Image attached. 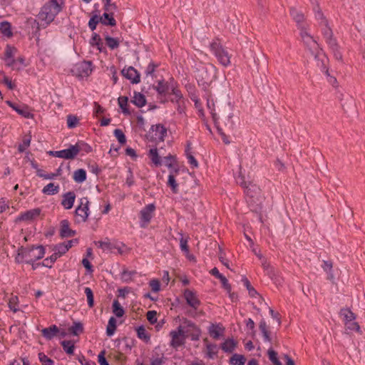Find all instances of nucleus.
I'll use <instances>...</instances> for the list:
<instances>
[{
  "instance_id": "nucleus-1",
  "label": "nucleus",
  "mask_w": 365,
  "mask_h": 365,
  "mask_svg": "<svg viewBox=\"0 0 365 365\" xmlns=\"http://www.w3.org/2000/svg\"><path fill=\"white\" fill-rule=\"evenodd\" d=\"M61 5L46 3L41 9L38 18V28H46L53 21L57 14L61 11Z\"/></svg>"
},
{
  "instance_id": "nucleus-2",
  "label": "nucleus",
  "mask_w": 365,
  "mask_h": 365,
  "mask_svg": "<svg viewBox=\"0 0 365 365\" xmlns=\"http://www.w3.org/2000/svg\"><path fill=\"white\" fill-rule=\"evenodd\" d=\"M44 248L42 246L21 248L16 257L17 262L25 261L28 264H33L35 261L43 257Z\"/></svg>"
},
{
  "instance_id": "nucleus-3",
  "label": "nucleus",
  "mask_w": 365,
  "mask_h": 365,
  "mask_svg": "<svg viewBox=\"0 0 365 365\" xmlns=\"http://www.w3.org/2000/svg\"><path fill=\"white\" fill-rule=\"evenodd\" d=\"M210 49L217 58L218 62L223 66L227 67L230 65L231 56L222 46L215 41L210 44Z\"/></svg>"
},
{
  "instance_id": "nucleus-4",
  "label": "nucleus",
  "mask_w": 365,
  "mask_h": 365,
  "mask_svg": "<svg viewBox=\"0 0 365 365\" xmlns=\"http://www.w3.org/2000/svg\"><path fill=\"white\" fill-rule=\"evenodd\" d=\"M81 149L82 148L81 145L77 143L76 145H71L67 149L51 152V154L56 158L69 160L73 159Z\"/></svg>"
},
{
  "instance_id": "nucleus-5",
  "label": "nucleus",
  "mask_w": 365,
  "mask_h": 365,
  "mask_svg": "<svg viewBox=\"0 0 365 365\" xmlns=\"http://www.w3.org/2000/svg\"><path fill=\"white\" fill-rule=\"evenodd\" d=\"M245 189V192L247 197L250 198L248 202H255V198H256L257 201H259L257 196L259 193V188L255 184L251 182H246L242 178L241 181L238 182Z\"/></svg>"
},
{
  "instance_id": "nucleus-6",
  "label": "nucleus",
  "mask_w": 365,
  "mask_h": 365,
  "mask_svg": "<svg viewBox=\"0 0 365 365\" xmlns=\"http://www.w3.org/2000/svg\"><path fill=\"white\" fill-rule=\"evenodd\" d=\"M78 222H86L89 216V200L87 197L80 199V202L76 209Z\"/></svg>"
},
{
  "instance_id": "nucleus-7",
  "label": "nucleus",
  "mask_w": 365,
  "mask_h": 365,
  "mask_svg": "<svg viewBox=\"0 0 365 365\" xmlns=\"http://www.w3.org/2000/svg\"><path fill=\"white\" fill-rule=\"evenodd\" d=\"M71 72L78 77H87L92 72L91 63L90 61L78 62L73 65Z\"/></svg>"
},
{
  "instance_id": "nucleus-8",
  "label": "nucleus",
  "mask_w": 365,
  "mask_h": 365,
  "mask_svg": "<svg viewBox=\"0 0 365 365\" xmlns=\"http://www.w3.org/2000/svg\"><path fill=\"white\" fill-rule=\"evenodd\" d=\"M171 336L170 345L174 348H178L185 343L186 338L182 326H179L176 330H173L170 333Z\"/></svg>"
},
{
  "instance_id": "nucleus-9",
  "label": "nucleus",
  "mask_w": 365,
  "mask_h": 365,
  "mask_svg": "<svg viewBox=\"0 0 365 365\" xmlns=\"http://www.w3.org/2000/svg\"><path fill=\"white\" fill-rule=\"evenodd\" d=\"M300 30V36L304 43L312 51L317 50L319 45L317 41L314 39L313 36L308 31V25L301 26L299 28Z\"/></svg>"
},
{
  "instance_id": "nucleus-10",
  "label": "nucleus",
  "mask_w": 365,
  "mask_h": 365,
  "mask_svg": "<svg viewBox=\"0 0 365 365\" xmlns=\"http://www.w3.org/2000/svg\"><path fill=\"white\" fill-rule=\"evenodd\" d=\"M312 53L316 59L317 66L323 73L327 76H329V69L327 66V63L328 62L327 58L319 48L315 51H312Z\"/></svg>"
},
{
  "instance_id": "nucleus-11",
  "label": "nucleus",
  "mask_w": 365,
  "mask_h": 365,
  "mask_svg": "<svg viewBox=\"0 0 365 365\" xmlns=\"http://www.w3.org/2000/svg\"><path fill=\"white\" fill-rule=\"evenodd\" d=\"M312 4V10L314 14L315 19L319 22L321 26H328V20L324 15L317 0H311Z\"/></svg>"
},
{
  "instance_id": "nucleus-12",
  "label": "nucleus",
  "mask_w": 365,
  "mask_h": 365,
  "mask_svg": "<svg viewBox=\"0 0 365 365\" xmlns=\"http://www.w3.org/2000/svg\"><path fill=\"white\" fill-rule=\"evenodd\" d=\"M155 207L153 204H149L140 211L141 227H145L150 222L151 218L153 217V213L155 210Z\"/></svg>"
},
{
  "instance_id": "nucleus-13",
  "label": "nucleus",
  "mask_w": 365,
  "mask_h": 365,
  "mask_svg": "<svg viewBox=\"0 0 365 365\" xmlns=\"http://www.w3.org/2000/svg\"><path fill=\"white\" fill-rule=\"evenodd\" d=\"M322 34L330 48L331 50H336L338 48V44L336 39L333 36L332 30L330 29L329 25L327 26H323Z\"/></svg>"
},
{
  "instance_id": "nucleus-14",
  "label": "nucleus",
  "mask_w": 365,
  "mask_h": 365,
  "mask_svg": "<svg viewBox=\"0 0 365 365\" xmlns=\"http://www.w3.org/2000/svg\"><path fill=\"white\" fill-rule=\"evenodd\" d=\"M122 75L132 83H138L140 82V74L133 66L124 68L121 71Z\"/></svg>"
},
{
  "instance_id": "nucleus-15",
  "label": "nucleus",
  "mask_w": 365,
  "mask_h": 365,
  "mask_svg": "<svg viewBox=\"0 0 365 365\" xmlns=\"http://www.w3.org/2000/svg\"><path fill=\"white\" fill-rule=\"evenodd\" d=\"M152 138L156 141H163L167 134L166 128L158 124L151 127Z\"/></svg>"
},
{
  "instance_id": "nucleus-16",
  "label": "nucleus",
  "mask_w": 365,
  "mask_h": 365,
  "mask_svg": "<svg viewBox=\"0 0 365 365\" xmlns=\"http://www.w3.org/2000/svg\"><path fill=\"white\" fill-rule=\"evenodd\" d=\"M202 72H204L205 75L204 76L203 73H202V80L204 83L207 85L210 84L216 78V68L213 65H210L208 68H205Z\"/></svg>"
},
{
  "instance_id": "nucleus-17",
  "label": "nucleus",
  "mask_w": 365,
  "mask_h": 365,
  "mask_svg": "<svg viewBox=\"0 0 365 365\" xmlns=\"http://www.w3.org/2000/svg\"><path fill=\"white\" fill-rule=\"evenodd\" d=\"M184 297L187 303L192 308L197 309L200 304V301L197 298L195 294L190 290L186 289L184 292Z\"/></svg>"
},
{
  "instance_id": "nucleus-18",
  "label": "nucleus",
  "mask_w": 365,
  "mask_h": 365,
  "mask_svg": "<svg viewBox=\"0 0 365 365\" xmlns=\"http://www.w3.org/2000/svg\"><path fill=\"white\" fill-rule=\"evenodd\" d=\"M41 210L39 208L32 209L22 213L19 216V220L21 221H31L39 216Z\"/></svg>"
},
{
  "instance_id": "nucleus-19",
  "label": "nucleus",
  "mask_w": 365,
  "mask_h": 365,
  "mask_svg": "<svg viewBox=\"0 0 365 365\" xmlns=\"http://www.w3.org/2000/svg\"><path fill=\"white\" fill-rule=\"evenodd\" d=\"M290 15L297 24L298 28H300L302 26L307 25L304 23V16L300 11H298L295 8H292L290 9Z\"/></svg>"
},
{
  "instance_id": "nucleus-20",
  "label": "nucleus",
  "mask_w": 365,
  "mask_h": 365,
  "mask_svg": "<svg viewBox=\"0 0 365 365\" xmlns=\"http://www.w3.org/2000/svg\"><path fill=\"white\" fill-rule=\"evenodd\" d=\"M75 234V231L70 229L68 220H63L61 222L60 235L61 237H72Z\"/></svg>"
},
{
  "instance_id": "nucleus-21",
  "label": "nucleus",
  "mask_w": 365,
  "mask_h": 365,
  "mask_svg": "<svg viewBox=\"0 0 365 365\" xmlns=\"http://www.w3.org/2000/svg\"><path fill=\"white\" fill-rule=\"evenodd\" d=\"M178 173V170L175 169L170 171L168 175V185L170 187L173 193L178 192V185L176 181V176Z\"/></svg>"
},
{
  "instance_id": "nucleus-22",
  "label": "nucleus",
  "mask_w": 365,
  "mask_h": 365,
  "mask_svg": "<svg viewBox=\"0 0 365 365\" xmlns=\"http://www.w3.org/2000/svg\"><path fill=\"white\" fill-rule=\"evenodd\" d=\"M76 195L73 192H68L63 195L61 202L62 205L65 209H71L75 202Z\"/></svg>"
},
{
  "instance_id": "nucleus-23",
  "label": "nucleus",
  "mask_w": 365,
  "mask_h": 365,
  "mask_svg": "<svg viewBox=\"0 0 365 365\" xmlns=\"http://www.w3.org/2000/svg\"><path fill=\"white\" fill-rule=\"evenodd\" d=\"M208 331L210 336L212 338L217 339L223 335L225 329L219 324H212L209 327Z\"/></svg>"
},
{
  "instance_id": "nucleus-24",
  "label": "nucleus",
  "mask_w": 365,
  "mask_h": 365,
  "mask_svg": "<svg viewBox=\"0 0 365 365\" xmlns=\"http://www.w3.org/2000/svg\"><path fill=\"white\" fill-rule=\"evenodd\" d=\"M59 331L58 328L56 325H52L48 328L43 329L41 333L46 339H51L53 338Z\"/></svg>"
},
{
  "instance_id": "nucleus-25",
  "label": "nucleus",
  "mask_w": 365,
  "mask_h": 365,
  "mask_svg": "<svg viewBox=\"0 0 365 365\" xmlns=\"http://www.w3.org/2000/svg\"><path fill=\"white\" fill-rule=\"evenodd\" d=\"M6 103L11 108H12L16 112H17L19 115L24 116V118H29L31 117V113L26 108H21L11 101H6Z\"/></svg>"
},
{
  "instance_id": "nucleus-26",
  "label": "nucleus",
  "mask_w": 365,
  "mask_h": 365,
  "mask_svg": "<svg viewBox=\"0 0 365 365\" xmlns=\"http://www.w3.org/2000/svg\"><path fill=\"white\" fill-rule=\"evenodd\" d=\"M73 178L76 182L81 183L86 180V172L83 169H78L74 171Z\"/></svg>"
},
{
  "instance_id": "nucleus-27",
  "label": "nucleus",
  "mask_w": 365,
  "mask_h": 365,
  "mask_svg": "<svg viewBox=\"0 0 365 365\" xmlns=\"http://www.w3.org/2000/svg\"><path fill=\"white\" fill-rule=\"evenodd\" d=\"M340 315L343 317L346 324L351 322L356 319L355 314L348 309H342Z\"/></svg>"
},
{
  "instance_id": "nucleus-28",
  "label": "nucleus",
  "mask_w": 365,
  "mask_h": 365,
  "mask_svg": "<svg viewBox=\"0 0 365 365\" xmlns=\"http://www.w3.org/2000/svg\"><path fill=\"white\" fill-rule=\"evenodd\" d=\"M237 342L233 339H228L222 344V349L225 352H232L235 350Z\"/></svg>"
},
{
  "instance_id": "nucleus-29",
  "label": "nucleus",
  "mask_w": 365,
  "mask_h": 365,
  "mask_svg": "<svg viewBox=\"0 0 365 365\" xmlns=\"http://www.w3.org/2000/svg\"><path fill=\"white\" fill-rule=\"evenodd\" d=\"M58 185H56L54 183L50 182L43 188L42 192L46 195H52L56 194L58 192Z\"/></svg>"
},
{
  "instance_id": "nucleus-30",
  "label": "nucleus",
  "mask_w": 365,
  "mask_h": 365,
  "mask_svg": "<svg viewBox=\"0 0 365 365\" xmlns=\"http://www.w3.org/2000/svg\"><path fill=\"white\" fill-rule=\"evenodd\" d=\"M0 33L6 37H11L12 32L11 30V24L7 21L0 24Z\"/></svg>"
},
{
  "instance_id": "nucleus-31",
  "label": "nucleus",
  "mask_w": 365,
  "mask_h": 365,
  "mask_svg": "<svg viewBox=\"0 0 365 365\" xmlns=\"http://www.w3.org/2000/svg\"><path fill=\"white\" fill-rule=\"evenodd\" d=\"M100 21L103 24H106V21L105 20H103V18H100V16H98V15L93 16L88 21L89 28L92 31H94L96 29L98 23Z\"/></svg>"
},
{
  "instance_id": "nucleus-32",
  "label": "nucleus",
  "mask_w": 365,
  "mask_h": 365,
  "mask_svg": "<svg viewBox=\"0 0 365 365\" xmlns=\"http://www.w3.org/2000/svg\"><path fill=\"white\" fill-rule=\"evenodd\" d=\"M137 274L135 271L125 270L121 274V279L125 283H130L134 279V277Z\"/></svg>"
},
{
  "instance_id": "nucleus-33",
  "label": "nucleus",
  "mask_w": 365,
  "mask_h": 365,
  "mask_svg": "<svg viewBox=\"0 0 365 365\" xmlns=\"http://www.w3.org/2000/svg\"><path fill=\"white\" fill-rule=\"evenodd\" d=\"M113 312L117 317H123L125 313L123 308L118 300H114L113 302Z\"/></svg>"
},
{
  "instance_id": "nucleus-34",
  "label": "nucleus",
  "mask_w": 365,
  "mask_h": 365,
  "mask_svg": "<svg viewBox=\"0 0 365 365\" xmlns=\"http://www.w3.org/2000/svg\"><path fill=\"white\" fill-rule=\"evenodd\" d=\"M246 359L243 355L235 354L230 358L232 365H245Z\"/></svg>"
},
{
  "instance_id": "nucleus-35",
  "label": "nucleus",
  "mask_w": 365,
  "mask_h": 365,
  "mask_svg": "<svg viewBox=\"0 0 365 365\" xmlns=\"http://www.w3.org/2000/svg\"><path fill=\"white\" fill-rule=\"evenodd\" d=\"M115 329H116V320L113 317H111V318H110V319L108 321L107 328H106L107 335L108 336H113L115 333Z\"/></svg>"
},
{
  "instance_id": "nucleus-36",
  "label": "nucleus",
  "mask_w": 365,
  "mask_h": 365,
  "mask_svg": "<svg viewBox=\"0 0 365 365\" xmlns=\"http://www.w3.org/2000/svg\"><path fill=\"white\" fill-rule=\"evenodd\" d=\"M9 309L14 313L17 312L19 309V298L17 296H12L8 303Z\"/></svg>"
},
{
  "instance_id": "nucleus-37",
  "label": "nucleus",
  "mask_w": 365,
  "mask_h": 365,
  "mask_svg": "<svg viewBox=\"0 0 365 365\" xmlns=\"http://www.w3.org/2000/svg\"><path fill=\"white\" fill-rule=\"evenodd\" d=\"M269 359L272 361L274 365H282L280 361L277 358V353L273 350L272 347H269L267 351Z\"/></svg>"
},
{
  "instance_id": "nucleus-38",
  "label": "nucleus",
  "mask_w": 365,
  "mask_h": 365,
  "mask_svg": "<svg viewBox=\"0 0 365 365\" xmlns=\"http://www.w3.org/2000/svg\"><path fill=\"white\" fill-rule=\"evenodd\" d=\"M149 157L151 159L152 162L155 165H160L161 164L160 158L158 153V150L156 148H151L149 151Z\"/></svg>"
},
{
  "instance_id": "nucleus-39",
  "label": "nucleus",
  "mask_w": 365,
  "mask_h": 365,
  "mask_svg": "<svg viewBox=\"0 0 365 365\" xmlns=\"http://www.w3.org/2000/svg\"><path fill=\"white\" fill-rule=\"evenodd\" d=\"M206 349L207 355L210 359H213L217 354V347L215 344H207Z\"/></svg>"
},
{
  "instance_id": "nucleus-40",
  "label": "nucleus",
  "mask_w": 365,
  "mask_h": 365,
  "mask_svg": "<svg viewBox=\"0 0 365 365\" xmlns=\"http://www.w3.org/2000/svg\"><path fill=\"white\" fill-rule=\"evenodd\" d=\"M133 103L138 107H143L145 104V98L143 95L135 93L133 99Z\"/></svg>"
},
{
  "instance_id": "nucleus-41",
  "label": "nucleus",
  "mask_w": 365,
  "mask_h": 365,
  "mask_svg": "<svg viewBox=\"0 0 365 365\" xmlns=\"http://www.w3.org/2000/svg\"><path fill=\"white\" fill-rule=\"evenodd\" d=\"M96 245L101 248L103 252H109L112 250L113 245L109 240L98 241L96 242Z\"/></svg>"
},
{
  "instance_id": "nucleus-42",
  "label": "nucleus",
  "mask_w": 365,
  "mask_h": 365,
  "mask_svg": "<svg viewBox=\"0 0 365 365\" xmlns=\"http://www.w3.org/2000/svg\"><path fill=\"white\" fill-rule=\"evenodd\" d=\"M101 18H103V20L106 21V25L113 26L116 24V21L113 17L112 12L106 11Z\"/></svg>"
},
{
  "instance_id": "nucleus-43",
  "label": "nucleus",
  "mask_w": 365,
  "mask_h": 365,
  "mask_svg": "<svg viewBox=\"0 0 365 365\" xmlns=\"http://www.w3.org/2000/svg\"><path fill=\"white\" fill-rule=\"evenodd\" d=\"M106 45L110 49H115L119 46V41L117 38L107 36L105 38Z\"/></svg>"
},
{
  "instance_id": "nucleus-44",
  "label": "nucleus",
  "mask_w": 365,
  "mask_h": 365,
  "mask_svg": "<svg viewBox=\"0 0 365 365\" xmlns=\"http://www.w3.org/2000/svg\"><path fill=\"white\" fill-rule=\"evenodd\" d=\"M61 345L68 354H73L74 345L71 341H63Z\"/></svg>"
},
{
  "instance_id": "nucleus-45",
  "label": "nucleus",
  "mask_w": 365,
  "mask_h": 365,
  "mask_svg": "<svg viewBox=\"0 0 365 365\" xmlns=\"http://www.w3.org/2000/svg\"><path fill=\"white\" fill-rule=\"evenodd\" d=\"M181 237L180 239V247L182 252H184L185 254H189V248L187 245L188 242V237H183L182 234H180Z\"/></svg>"
},
{
  "instance_id": "nucleus-46",
  "label": "nucleus",
  "mask_w": 365,
  "mask_h": 365,
  "mask_svg": "<svg viewBox=\"0 0 365 365\" xmlns=\"http://www.w3.org/2000/svg\"><path fill=\"white\" fill-rule=\"evenodd\" d=\"M85 294L87 297L88 304L89 307H93L94 304V299H93V291L89 287L85 288Z\"/></svg>"
},
{
  "instance_id": "nucleus-47",
  "label": "nucleus",
  "mask_w": 365,
  "mask_h": 365,
  "mask_svg": "<svg viewBox=\"0 0 365 365\" xmlns=\"http://www.w3.org/2000/svg\"><path fill=\"white\" fill-rule=\"evenodd\" d=\"M69 330L73 335L77 336L83 331V325L80 322H75Z\"/></svg>"
},
{
  "instance_id": "nucleus-48",
  "label": "nucleus",
  "mask_w": 365,
  "mask_h": 365,
  "mask_svg": "<svg viewBox=\"0 0 365 365\" xmlns=\"http://www.w3.org/2000/svg\"><path fill=\"white\" fill-rule=\"evenodd\" d=\"M38 359L42 365H53L54 361L48 358L45 354L39 353Z\"/></svg>"
},
{
  "instance_id": "nucleus-49",
  "label": "nucleus",
  "mask_w": 365,
  "mask_h": 365,
  "mask_svg": "<svg viewBox=\"0 0 365 365\" xmlns=\"http://www.w3.org/2000/svg\"><path fill=\"white\" fill-rule=\"evenodd\" d=\"M58 258V254L53 253L49 258L45 259L41 264L44 267H51L52 264Z\"/></svg>"
},
{
  "instance_id": "nucleus-50",
  "label": "nucleus",
  "mask_w": 365,
  "mask_h": 365,
  "mask_svg": "<svg viewBox=\"0 0 365 365\" xmlns=\"http://www.w3.org/2000/svg\"><path fill=\"white\" fill-rule=\"evenodd\" d=\"M114 135L117 138L118 141L123 145L126 143V138L123 131L120 129H115L114 130Z\"/></svg>"
},
{
  "instance_id": "nucleus-51",
  "label": "nucleus",
  "mask_w": 365,
  "mask_h": 365,
  "mask_svg": "<svg viewBox=\"0 0 365 365\" xmlns=\"http://www.w3.org/2000/svg\"><path fill=\"white\" fill-rule=\"evenodd\" d=\"M119 106L123 110V112L125 113H128V110L126 108V106L128 105V98L125 96H120L118 99Z\"/></svg>"
},
{
  "instance_id": "nucleus-52",
  "label": "nucleus",
  "mask_w": 365,
  "mask_h": 365,
  "mask_svg": "<svg viewBox=\"0 0 365 365\" xmlns=\"http://www.w3.org/2000/svg\"><path fill=\"white\" fill-rule=\"evenodd\" d=\"M323 269L325 272H327L329 274L328 279L332 280L334 279V275L331 272L332 264L328 261H324V264L322 266Z\"/></svg>"
},
{
  "instance_id": "nucleus-53",
  "label": "nucleus",
  "mask_w": 365,
  "mask_h": 365,
  "mask_svg": "<svg viewBox=\"0 0 365 365\" xmlns=\"http://www.w3.org/2000/svg\"><path fill=\"white\" fill-rule=\"evenodd\" d=\"M67 252V247L61 243L57 245L54 248V253L58 254V257H60Z\"/></svg>"
},
{
  "instance_id": "nucleus-54",
  "label": "nucleus",
  "mask_w": 365,
  "mask_h": 365,
  "mask_svg": "<svg viewBox=\"0 0 365 365\" xmlns=\"http://www.w3.org/2000/svg\"><path fill=\"white\" fill-rule=\"evenodd\" d=\"M78 123V119L73 115H68L67 117V124L69 128H75Z\"/></svg>"
},
{
  "instance_id": "nucleus-55",
  "label": "nucleus",
  "mask_w": 365,
  "mask_h": 365,
  "mask_svg": "<svg viewBox=\"0 0 365 365\" xmlns=\"http://www.w3.org/2000/svg\"><path fill=\"white\" fill-rule=\"evenodd\" d=\"M25 60L23 57H19L14 61V70H21L25 67Z\"/></svg>"
},
{
  "instance_id": "nucleus-56",
  "label": "nucleus",
  "mask_w": 365,
  "mask_h": 365,
  "mask_svg": "<svg viewBox=\"0 0 365 365\" xmlns=\"http://www.w3.org/2000/svg\"><path fill=\"white\" fill-rule=\"evenodd\" d=\"M243 282H244V284L246 286L248 292H249V294L251 297H254L256 296V294H257V291L251 286L250 282L248 281V279L247 278L244 279H243Z\"/></svg>"
},
{
  "instance_id": "nucleus-57",
  "label": "nucleus",
  "mask_w": 365,
  "mask_h": 365,
  "mask_svg": "<svg viewBox=\"0 0 365 365\" xmlns=\"http://www.w3.org/2000/svg\"><path fill=\"white\" fill-rule=\"evenodd\" d=\"M91 43L92 45H96L98 47V48L100 51H101L102 43H101V38L98 34H93V36L91 40Z\"/></svg>"
},
{
  "instance_id": "nucleus-58",
  "label": "nucleus",
  "mask_w": 365,
  "mask_h": 365,
  "mask_svg": "<svg viewBox=\"0 0 365 365\" xmlns=\"http://www.w3.org/2000/svg\"><path fill=\"white\" fill-rule=\"evenodd\" d=\"M105 1L104 9L108 12H113V11L116 9V6L115 4L111 3V0H103Z\"/></svg>"
},
{
  "instance_id": "nucleus-59",
  "label": "nucleus",
  "mask_w": 365,
  "mask_h": 365,
  "mask_svg": "<svg viewBox=\"0 0 365 365\" xmlns=\"http://www.w3.org/2000/svg\"><path fill=\"white\" fill-rule=\"evenodd\" d=\"M255 255L259 257V260L261 261V264H262V267L265 269V270H268L269 268H270V265L267 262L266 258L264 257H263L261 254L259 253H257L256 252H255Z\"/></svg>"
},
{
  "instance_id": "nucleus-60",
  "label": "nucleus",
  "mask_w": 365,
  "mask_h": 365,
  "mask_svg": "<svg viewBox=\"0 0 365 365\" xmlns=\"http://www.w3.org/2000/svg\"><path fill=\"white\" fill-rule=\"evenodd\" d=\"M106 351L103 350L100 352V354L98 356V361L100 365H109L108 362L107 361L106 357Z\"/></svg>"
},
{
  "instance_id": "nucleus-61",
  "label": "nucleus",
  "mask_w": 365,
  "mask_h": 365,
  "mask_svg": "<svg viewBox=\"0 0 365 365\" xmlns=\"http://www.w3.org/2000/svg\"><path fill=\"white\" fill-rule=\"evenodd\" d=\"M147 319L154 324L157 322V312L155 311H149L147 312Z\"/></svg>"
},
{
  "instance_id": "nucleus-62",
  "label": "nucleus",
  "mask_w": 365,
  "mask_h": 365,
  "mask_svg": "<svg viewBox=\"0 0 365 365\" xmlns=\"http://www.w3.org/2000/svg\"><path fill=\"white\" fill-rule=\"evenodd\" d=\"M16 53V49L14 47L7 46L5 50V57H14Z\"/></svg>"
},
{
  "instance_id": "nucleus-63",
  "label": "nucleus",
  "mask_w": 365,
  "mask_h": 365,
  "mask_svg": "<svg viewBox=\"0 0 365 365\" xmlns=\"http://www.w3.org/2000/svg\"><path fill=\"white\" fill-rule=\"evenodd\" d=\"M137 333H138V337L141 339L146 340V339H149L146 330L142 327H139L137 329Z\"/></svg>"
},
{
  "instance_id": "nucleus-64",
  "label": "nucleus",
  "mask_w": 365,
  "mask_h": 365,
  "mask_svg": "<svg viewBox=\"0 0 365 365\" xmlns=\"http://www.w3.org/2000/svg\"><path fill=\"white\" fill-rule=\"evenodd\" d=\"M31 138H26L23 140V143L19 145V152H24L26 148H28L30 145Z\"/></svg>"
}]
</instances>
